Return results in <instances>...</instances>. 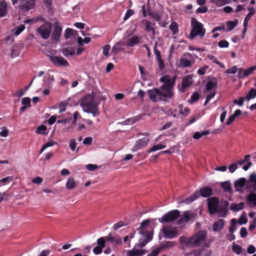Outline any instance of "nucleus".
<instances>
[{
  "instance_id": "f257e3e1",
  "label": "nucleus",
  "mask_w": 256,
  "mask_h": 256,
  "mask_svg": "<svg viewBox=\"0 0 256 256\" xmlns=\"http://www.w3.org/2000/svg\"><path fill=\"white\" fill-rule=\"evenodd\" d=\"M160 81L163 83L160 87L148 90L150 99L154 102L162 101L168 102L173 100L175 94L174 86L176 84V76L171 78L168 75H166L161 77Z\"/></svg>"
},
{
  "instance_id": "f03ea898",
  "label": "nucleus",
  "mask_w": 256,
  "mask_h": 256,
  "mask_svg": "<svg viewBox=\"0 0 256 256\" xmlns=\"http://www.w3.org/2000/svg\"><path fill=\"white\" fill-rule=\"evenodd\" d=\"M206 237V232L200 231L192 236H180L179 238V242L182 248L186 247L193 248L194 246H198L202 242L205 240Z\"/></svg>"
},
{
  "instance_id": "7ed1b4c3",
  "label": "nucleus",
  "mask_w": 256,
  "mask_h": 256,
  "mask_svg": "<svg viewBox=\"0 0 256 256\" xmlns=\"http://www.w3.org/2000/svg\"><path fill=\"white\" fill-rule=\"evenodd\" d=\"M80 104L84 112L90 113L94 116L100 114L98 104L90 94L86 95L80 100Z\"/></svg>"
},
{
  "instance_id": "20e7f679",
  "label": "nucleus",
  "mask_w": 256,
  "mask_h": 256,
  "mask_svg": "<svg viewBox=\"0 0 256 256\" xmlns=\"http://www.w3.org/2000/svg\"><path fill=\"white\" fill-rule=\"evenodd\" d=\"M190 24L192 30L190 33L189 38L192 40L198 36L201 38H202L206 34V29L204 28L203 24L194 17L191 18Z\"/></svg>"
},
{
  "instance_id": "39448f33",
  "label": "nucleus",
  "mask_w": 256,
  "mask_h": 256,
  "mask_svg": "<svg viewBox=\"0 0 256 256\" xmlns=\"http://www.w3.org/2000/svg\"><path fill=\"white\" fill-rule=\"evenodd\" d=\"M12 4L14 5L19 4V8L23 12H27L35 8L36 0H12Z\"/></svg>"
},
{
  "instance_id": "423d86ee",
  "label": "nucleus",
  "mask_w": 256,
  "mask_h": 256,
  "mask_svg": "<svg viewBox=\"0 0 256 256\" xmlns=\"http://www.w3.org/2000/svg\"><path fill=\"white\" fill-rule=\"evenodd\" d=\"M180 216V212L178 210H174L169 211L164 214L161 218H158V221L161 223L172 222L177 220Z\"/></svg>"
},
{
  "instance_id": "0eeeda50",
  "label": "nucleus",
  "mask_w": 256,
  "mask_h": 256,
  "mask_svg": "<svg viewBox=\"0 0 256 256\" xmlns=\"http://www.w3.org/2000/svg\"><path fill=\"white\" fill-rule=\"evenodd\" d=\"M36 32L43 39H48L52 32L51 24L49 22L43 24L42 26L37 28Z\"/></svg>"
},
{
  "instance_id": "6e6552de",
  "label": "nucleus",
  "mask_w": 256,
  "mask_h": 256,
  "mask_svg": "<svg viewBox=\"0 0 256 256\" xmlns=\"http://www.w3.org/2000/svg\"><path fill=\"white\" fill-rule=\"evenodd\" d=\"M207 200L209 213L211 215H214L218 212V208L219 207V198L217 197L214 196L208 198Z\"/></svg>"
},
{
  "instance_id": "1a4fd4ad",
  "label": "nucleus",
  "mask_w": 256,
  "mask_h": 256,
  "mask_svg": "<svg viewBox=\"0 0 256 256\" xmlns=\"http://www.w3.org/2000/svg\"><path fill=\"white\" fill-rule=\"evenodd\" d=\"M164 236L168 239H172L177 236L178 232L176 228L164 227Z\"/></svg>"
},
{
  "instance_id": "9d476101",
  "label": "nucleus",
  "mask_w": 256,
  "mask_h": 256,
  "mask_svg": "<svg viewBox=\"0 0 256 256\" xmlns=\"http://www.w3.org/2000/svg\"><path fill=\"white\" fill-rule=\"evenodd\" d=\"M50 60L52 64L56 66H68L69 64L68 62L62 56H50Z\"/></svg>"
},
{
  "instance_id": "9b49d317",
  "label": "nucleus",
  "mask_w": 256,
  "mask_h": 256,
  "mask_svg": "<svg viewBox=\"0 0 256 256\" xmlns=\"http://www.w3.org/2000/svg\"><path fill=\"white\" fill-rule=\"evenodd\" d=\"M150 140L148 138H143L136 142L132 150V152H135L147 146Z\"/></svg>"
},
{
  "instance_id": "f8f14e48",
  "label": "nucleus",
  "mask_w": 256,
  "mask_h": 256,
  "mask_svg": "<svg viewBox=\"0 0 256 256\" xmlns=\"http://www.w3.org/2000/svg\"><path fill=\"white\" fill-rule=\"evenodd\" d=\"M62 26L59 22H56L54 24V28L53 30L52 38L53 40L58 41L61 36L62 31Z\"/></svg>"
},
{
  "instance_id": "ddd939ff",
  "label": "nucleus",
  "mask_w": 256,
  "mask_h": 256,
  "mask_svg": "<svg viewBox=\"0 0 256 256\" xmlns=\"http://www.w3.org/2000/svg\"><path fill=\"white\" fill-rule=\"evenodd\" d=\"M194 217V214L193 213H192L189 211H185L184 212L182 216L178 220L177 224L178 225H181L187 223L192 218H193Z\"/></svg>"
},
{
  "instance_id": "4468645a",
  "label": "nucleus",
  "mask_w": 256,
  "mask_h": 256,
  "mask_svg": "<svg viewBox=\"0 0 256 256\" xmlns=\"http://www.w3.org/2000/svg\"><path fill=\"white\" fill-rule=\"evenodd\" d=\"M212 254V250H208L204 248H202L198 250H194L191 252H189L186 254H194V256H210Z\"/></svg>"
},
{
  "instance_id": "2eb2a0df",
  "label": "nucleus",
  "mask_w": 256,
  "mask_h": 256,
  "mask_svg": "<svg viewBox=\"0 0 256 256\" xmlns=\"http://www.w3.org/2000/svg\"><path fill=\"white\" fill-rule=\"evenodd\" d=\"M200 196L203 198H208L213 195L212 188L210 186H204L199 190Z\"/></svg>"
},
{
  "instance_id": "dca6fc26",
  "label": "nucleus",
  "mask_w": 256,
  "mask_h": 256,
  "mask_svg": "<svg viewBox=\"0 0 256 256\" xmlns=\"http://www.w3.org/2000/svg\"><path fill=\"white\" fill-rule=\"evenodd\" d=\"M225 221L223 219H219L213 224L212 230L214 232H220L224 227Z\"/></svg>"
},
{
  "instance_id": "f3484780",
  "label": "nucleus",
  "mask_w": 256,
  "mask_h": 256,
  "mask_svg": "<svg viewBox=\"0 0 256 256\" xmlns=\"http://www.w3.org/2000/svg\"><path fill=\"white\" fill-rule=\"evenodd\" d=\"M146 253L144 250H128L127 252V256H142Z\"/></svg>"
},
{
  "instance_id": "a211bd4d",
  "label": "nucleus",
  "mask_w": 256,
  "mask_h": 256,
  "mask_svg": "<svg viewBox=\"0 0 256 256\" xmlns=\"http://www.w3.org/2000/svg\"><path fill=\"white\" fill-rule=\"evenodd\" d=\"M140 38L138 36H134L130 38H128L126 40V44L128 46L132 47L136 44H138L140 42Z\"/></svg>"
},
{
  "instance_id": "6ab92c4d",
  "label": "nucleus",
  "mask_w": 256,
  "mask_h": 256,
  "mask_svg": "<svg viewBox=\"0 0 256 256\" xmlns=\"http://www.w3.org/2000/svg\"><path fill=\"white\" fill-rule=\"evenodd\" d=\"M246 179L244 178H241L235 182L234 186L236 190H240V188L244 186L246 184Z\"/></svg>"
},
{
  "instance_id": "aec40b11",
  "label": "nucleus",
  "mask_w": 256,
  "mask_h": 256,
  "mask_svg": "<svg viewBox=\"0 0 256 256\" xmlns=\"http://www.w3.org/2000/svg\"><path fill=\"white\" fill-rule=\"evenodd\" d=\"M7 13V3L5 0L0 1V17H3Z\"/></svg>"
},
{
  "instance_id": "412c9836",
  "label": "nucleus",
  "mask_w": 256,
  "mask_h": 256,
  "mask_svg": "<svg viewBox=\"0 0 256 256\" xmlns=\"http://www.w3.org/2000/svg\"><path fill=\"white\" fill-rule=\"evenodd\" d=\"M244 208V204L243 202H240L238 204L232 203L230 206V210H233L234 212H236L243 210Z\"/></svg>"
},
{
  "instance_id": "4be33fe9",
  "label": "nucleus",
  "mask_w": 256,
  "mask_h": 256,
  "mask_svg": "<svg viewBox=\"0 0 256 256\" xmlns=\"http://www.w3.org/2000/svg\"><path fill=\"white\" fill-rule=\"evenodd\" d=\"M256 66H253L249 68H248L244 70L242 75L240 76V78H244L252 74L253 72L256 70Z\"/></svg>"
},
{
  "instance_id": "5701e85b",
  "label": "nucleus",
  "mask_w": 256,
  "mask_h": 256,
  "mask_svg": "<svg viewBox=\"0 0 256 256\" xmlns=\"http://www.w3.org/2000/svg\"><path fill=\"white\" fill-rule=\"evenodd\" d=\"M76 181L72 177H70L66 183V188L68 190H72L76 187Z\"/></svg>"
},
{
  "instance_id": "b1692460",
  "label": "nucleus",
  "mask_w": 256,
  "mask_h": 256,
  "mask_svg": "<svg viewBox=\"0 0 256 256\" xmlns=\"http://www.w3.org/2000/svg\"><path fill=\"white\" fill-rule=\"evenodd\" d=\"M192 62L186 58H181L180 59V65L182 68L190 67Z\"/></svg>"
},
{
  "instance_id": "393cba45",
  "label": "nucleus",
  "mask_w": 256,
  "mask_h": 256,
  "mask_svg": "<svg viewBox=\"0 0 256 256\" xmlns=\"http://www.w3.org/2000/svg\"><path fill=\"white\" fill-rule=\"evenodd\" d=\"M210 134L208 130L202 131V132H196L193 135V138L195 140H198L202 136H207Z\"/></svg>"
},
{
  "instance_id": "a878e982",
  "label": "nucleus",
  "mask_w": 256,
  "mask_h": 256,
  "mask_svg": "<svg viewBox=\"0 0 256 256\" xmlns=\"http://www.w3.org/2000/svg\"><path fill=\"white\" fill-rule=\"evenodd\" d=\"M148 14L154 18L156 21H159L160 18V15L157 12H153L150 6H148L147 8Z\"/></svg>"
},
{
  "instance_id": "bb28decb",
  "label": "nucleus",
  "mask_w": 256,
  "mask_h": 256,
  "mask_svg": "<svg viewBox=\"0 0 256 256\" xmlns=\"http://www.w3.org/2000/svg\"><path fill=\"white\" fill-rule=\"evenodd\" d=\"M150 222V220H143L140 224V234H144V233L147 231L146 228Z\"/></svg>"
},
{
  "instance_id": "cd10ccee",
  "label": "nucleus",
  "mask_w": 256,
  "mask_h": 256,
  "mask_svg": "<svg viewBox=\"0 0 256 256\" xmlns=\"http://www.w3.org/2000/svg\"><path fill=\"white\" fill-rule=\"evenodd\" d=\"M166 147V145L162 143L158 144L154 146L150 150H148V153L156 152V150L164 148Z\"/></svg>"
},
{
  "instance_id": "c85d7f7f",
  "label": "nucleus",
  "mask_w": 256,
  "mask_h": 256,
  "mask_svg": "<svg viewBox=\"0 0 256 256\" xmlns=\"http://www.w3.org/2000/svg\"><path fill=\"white\" fill-rule=\"evenodd\" d=\"M256 90L254 88L250 89L247 95L246 96V100H250L256 97Z\"/></svg>"
},
{
  "instance_id": "c756f323",
  "label": "nucleus",
  "mask_w": 256,
  "mask_h": 256,
  "mask_svg": "<svg viewBox=\"0 0 256 256\" xmlns=\"http://www.w3.org/2000/svg\"><path fill=\"white\" fill-rule=\"evenodd\" d=\"M238 24V20L236 19L234 21H228L226 24V27L228 31L232 30Z\"/></svg>"
},
{
  "instance_id": "7c9ffc66",
  "label": "nucleus",
  "mask_w": 256,
  "mask_h": 256,
  "mask_svg": "<svg viewBox=\"0 0 256 256\" xmlns=\"http://www.w3.org/2000/svg\"><path fill=\"white\" fill-rule=\"evenodd\" d=\"M62 53L64 56L68 57L73 56L75 52L72 48H66L62 50Z\"/></svg>"
},
{
  "instance_id": "2f4dec72",
  "label": "nucleus",
  "mask_w": 256,
  "mask_h": 256,
  "mask_svg": "<svg viewBox=\"0 0 256 256\" xmlns=\"http://www.w3.org/2000/svg\"><path fill=\"white\" fill-rule=\"evenodd\" d=\"M146 22V30L148 32H152L153 34L154 35L155 34V28L152 26V25L155 24V23L152 24L150 21L146 20H144Z\"/></svg>"
},
{
  "instance_id": "473e14b6",
  "label": "nucleus",
  "mask_w": 256,
  "mask_h": 256,
  "mask_svg": "<svg viewBox=\"0 0 256 256\" xmlns=\"http://www.w3.org/2000/svg\"><path fill=\"white\" fill-rule=\"evenodd\" d=\"M217 84L218 82L216 80L214 81H208L206 84V90L210 91L213 88H216Z\"/></svg>"
},
{
  "instance_id": "72a5a7b5",
  "label": "nucleus",
  "mask_w": 256,
  "mask_h": 256,
  "mask_svg": "<svg viewBox=\"0 0 256 256\" xmlns=\"http://www.w3.org/2000/svg\"><path fill=\"white\" fill-rule=\"evenodd\" d=\"M237 220L236 218H232L230 220V226L228 228V231L230 233H234L236 229Z\"/></svg>"
},
{
  "instance_id": "f704fd0d",
  "label": "nucleus",
  "mask_w": 256,
  "mask_h": 256,
  "mask_svg": "<svg viewBox=\"0 0 256 256\" xmlns=\"http://www.w3.org/2000/svg\"><path fill=\"white\" fill-rule=\"evenodd\" d=\"M216 213L218 217L226 218L228 215V210L222 208L218 207Z\"/></svg>"
},
{
  "instance_id": "c9c22d12",
  "label": "nucleus",
  "mask_w": 256,
  "mask_h": 256,
  "mask_svg": "<svg viewBox=\"0 0 256 256\" xmlns=\"http://www.w3.org/2000/svg\"><path fill=\"white\" fill-rule=\"evenodd\" d=\"M207 57L210 60H212V62L218 64L220 68H225L224 65L222 63L218 61L214 56L208 54L207 56Z\"/></svg>"
},
{
  "instance_id": "e433bc0d",
  "label": "nucleus",
  "mask_w": 256,
  "mask_h": 256,
  "mask_svg": "<svg viewBox=\"0 0 256 256\" xmlns=\"http://www.w3.org/2000/svg\"><path fill=\"white\" fill-rule=\"evenodd\" d=\"M246 199L248 202H252L254 206H256V193H250L247 196Z\"/></svg>"
},
{
  "instance_id": "4c0bfd02",
  "label": "nucleus",
  "mask_w": 256,
  "mask_h": 256,
  "mask_svg": "<svg viewBox=\"0 0 256 256\" xmlns=\"http://www.w3.org/2000/svg\"><path fill=\"white\" fill-rule=\"evenodd\" d=\"M173 34H177L178 32V25L176 22H172L169 26Z\"/></svg>"
},
{
  "instance_id": "58836bf2",
  "label": "nucleus",
  "mask_w": 256,
  "mask_h": 256,
  "mask_svg": "<svg viewBox=\"0 0 256 256\" xmlns=\"http://www.w3.org/2000/svg\"><path fill=\"white\" fill-rule=\"evenodd\" d=\"M221 186L226 192H230L232 190L231 184L229 181L222 182Z\"/></svg>"
},
{
  "instance_id": "ea45409f",
  "label": "nucleus",
  "mask_w": 256,
  "mask_h": 256,
  "mask_svg": "<svg viewBox=\"0 0 256 256\" xmlns=\"http://www.w3.org/2000/svg\"><path fill=\"white\" fill-rule=\"evenodd\" d=\"M47 128L44 125H41L38 126L36 130V132L38 134H40L44 135H46Z\"/></svg>"
},
{
  "instance_id": "a19ab883",
  "label": "nucleus",
  "mask_w": 256,
  "mask_h": 256,
  "mask_svg": "<svg viewBox=\"0 0 256 256\" xmlns=\"http://www.w3.org/2000/svg\"><path fill=\"white\" fill-rule=\"evenodd\" d=\"M248 10L249 11V12L245 17L244 19L246 20H250L251 17L255 14L256 10L253 7H248Z\"/></svg>"
},
{
  "instance_id": "79ce46f5",
  "label": "nucleus",
  "mask_w": 256,
  "mask_h": 256,
  "mask_svg": "<svg viewBox=\"0 0 256 256\" xmlns=\"http://www.w3.org/2000/svg\"><path fill=\"white\" fill-rule=\"evenodd\" d=\"M56 144V142L53 140L48 141L43 145L41 148L40 154L42 153L48 147L52 146Z\"/></svg>"
},
{
  "instance_id": "37998d69",
  "label": "nucleus",
  "mask_w": 256,
  "mask_h": 256,
  "mask_svg": "<svg viewBox=\"0 0 256 256\" xmlns=\"http://www.w3.org/2000/svg\"><path fill=\"white\" fill-rule=\"evenodd\" d=\"M232 250L237 254H240L242 252V248L240 246L235 244L234 242L233 243Z\"/></svg>"
},
{
  "instance_id": "c03bdc74",
  "label": "nucleus",
  "mask_w": 256,
  "mask_h": 256,
  "mask_svg": "<svg viewBox=\"0 0 256 256\" xmlns=\"http://www.w3.org/2000/svg\"><path fill=\"white\" fill-rule=\"evenodd\" d=\"M122 50V48H121L120 44H116L112 48V52L114 54H116L118 52H120Z\"/></svg>"
},
{
  "instance_id": "a18cd8bd",
  "label": "nucleus",
  "mask_w": 256,
  "mask_h": 256,
  "mask_svg": "<svg viewBox=\"0 0 256 256\" xmlns=\"http://www.w3.org/2000/svg\"><path fill=\"white\" fill-rule=\"evenodd\" d=\"M68 104V102L66 101L61 102L59 105V112L62 113L64 112Z\"/></svg>"
},
{
  "instance_id": "49530a36",
  "label": "nucleus",
  "mask_w": 256,
  "mask_h": 256,
  "mask_svg": "<svg viewBox=\"0 0 256 256\" xmlns=\"http://www.w3.org/2000/svg\"><path fill=\"white\" fill-rule=\"evenodd\" d=\"M105 244H106V240H105L104 238L101 237L97 240L98 246H100L104 248L105 247Z\"/></svg>"
},
{
  "instance_id": "de8ad7c7",
  "label": "nucleus",
  "mask_w": 256,
  "mask_h": 256,
  "mask_svg": "<svg viewBox=\"0 0 256 256\" xmlns=\"http://www.w3.org/2000/svg\"><path fill=\"white\" fill-rule=\"evenodd\" d=\"M25 28V26L24 24H20L18 27L16 28V30L14 32L16 36L20 34Z\"/></svg>"
},
{
  "instance_id": "09e8293b",
  "label": "nucleus",
  "mask_w": 256,
  "mask_h": 256,
  "mask_svg": "<svg viewBox=\"0 0 256 256\" xmlns=\"http://www.w3.org/2000/svg\"><path fill=\"white\" fill-rule=\"evenodd\" d=\"M46 88L43 90L42 93L44 95H48L50 93V89L52 88V82H48L46 83Z\"/></svg>"
},
{
  "instance_id": "8fccbe9b",
  "label": "nucleus",
  "mask_w": 256,
  "mask_h": 256,
  "mask_svg": "<svg viewBox=\"0 0 256 256\" xmlns=\"http://www.w3.org/2000/svg\"><path fill=\"white\" fill-rule=\"evenodd\" d=\"M218 46L220 48H227L229 46V42L226 40H222L218 42Z\"/></svg>"
},
{
  "instance_id": "3c124183",
  "label": "nucleus",
  "mask_w": 256,
  "mask_h": 256,
  "mask_svg": "<svg viewBox=\"0 0 256 256\" xmlns=\"http://www.w3.org/2000/svg\"><path fill=\"white\" fill-rule=\"evenodd\" d=\"M80 118L81 116L80 115V113L78 111L75 112L73 114V120L72 122V124L73 125L76 126L77 119Z\"/></svg>"
},
{
  "instance_id": "603ef678",
  "label": "nucleus",
  "mask_w": 256,
  "mask_h": 256,
  "mask_svg": "<svg viewBox=\"0 0 256 256\" xmlns=\"http://www.w3.org/2000/svg\"><path fill=\"white\" fill-rule=\"evenodd\" d=\"M246 100V96L240 97L238 100L235 99L233 101V103L235 104H238L239 106H242L244 104V100Z\"/></svg>"
},
{
  "instance_id": "864d4df0",
  "label": "nucleus",
  "mask_w": 256,
  "mask_h": 256,
  "mask_svg": "<svg viewBox=\"0 0 256 256\" xmlns=\"http://www.w3.org/2000/svg\"><path fill=\"white\" fill-rule=\"evenodd\" d=\"M238 70V68L236 66H233L232 68L227 69L225 71V73L228 74H235Z\"/></svg>"
},
{
  "instance_id": "5fc2aeb1",
  "label": "nucleus",
  "mask_w": 256,
  "mask_h": 256,
  "mask_svg": "<svg viewBox=\"0 0 256 256\" xmlns=\"http://www.w3.org/2000/svg\"><path fill=\"white\" fill-rule=\"evenodd\" d=\"M191 84V82L188 78H184L182 81V87L186 88Z\"/></svg>"
},
{
  "instance_id": "6e6d98bb",
  "label": "nucleus",
  "mask_w": 256,
  "mask_h": 256,
  "mask_svg": "<svg viewBox=\"0 0 256 256\" xmlns=\"http://www.w3.org/2000/svg\"><path fill=\"white\" fill-rule=\"evenodd\" d=\"M174 246L175 242H174L167 241L162 246V247L166 248H172Z\"/></svg>"
},
{
  "instance_id": "4d7b16f0",
  "label": "nucleus",
  "mask_w": 256,
  "mask_h": 256,
  "mask_svg": "<svg viewBox=\"0 0 256 256\" xmlns=\"http://www.w3.org/2000/svg\"><path fill=\"white\" fill-rule=\"evenodd\" d=\"M22 103L24 106L30 107V99L29 98L25 97L22 100Z\"/></svg>"
},
{
  "instance_id": "13d9d810",
  "label": "nucleus",
  "mask_w": 256,
  "mask_h": 256,
  "mask_svg": "<svg viewBox=\"0 0 256 256\" xmlns=\"http://www.w3.org/2000/svg\"><path fill=\"white\" fill-rule=\"evenodd\" d=\"M208 68V66H204L197 70L198 74L200 76H203L206 74V70Z\"/></svg>"
},
{
  "instance_id": "bf43d9fd",
  "label": "nucleus",
  "mask_w": 256,
  "mask_h": 256,
  "mask_svg": "<svg viewBox=\"0 0 256 256\" xmlns=\"http://www.w3.org/2000/svg\"><path fill=\"white\" fill-rule=\"evenodd\" d=\"M208 10V8L206 6H202V7H199L197 8V10H196V14H199V13H205L206 12H207Z\"/></svg>"
},
{
  "instance_id": "052dcab7",
  "label": "nucleus",
  "mask_w": 256,
  "mask_h": 256,
  "mask_svg": "<svg viewBox=\"0 0 256 256\" xmlns=\"http://www.w3.org/2000/svg\"><path fill=\"white\" fill-rule=\"evenodd\" d=\"M110 48V46L109 44H106L103 47V54L106 56H108V52Z\"/></svg>"
},
{
  "instance_id": "680f3d73",
  "label": "nucleus",
  "mask_w": 256,
  "mask_h": 256,
  "mask_svg": "<svg viewBox=\"0 0 256 256\" xmlns=\"http://www.w3.org/2000/svg\"><path fill=\"white\" fill-rule=\"evenodd\" d=\"M2 131L0 132V136L2 137H6L8 135V131L6 126L2 127Z\"/></svg>"
},
{
  "instance_id": "e2e57ef3",
  "label": "nucleus",
  "mask_w": 256,
  "mask_h": 256,
  "mask_svg": "<svg viewBox=\"0 0 256 256\" xmlns=\"http://www.w3.org/2000/svg\"><path fill=\"white\" fill-rule=\"evenodd\" d=\"M73 34L72 30L70 28H67L65 30L64 37L66 38H70Z\"/></svg>"
},
{
  "instance_id": "0e129e2a",
  "label": "nucleus",
  "mask_w": 256,
  "mask_h": 256,
  "mask_svg": "<svg viewBox=\"0 0 256 256\" xmlns=\"http://www.w3.org/2000/svg\"><path fill=\"white\" fill-rule=\"evenodd\" d=\"M143 234L144 236V238L148 240V242H150L152 238V234L150 232L146 231Z\"/></svg>"
},
{
  "instance_id": "69168bd1",
  "label": "nucleus",
  "mask_w": 256,
  "mask_h": 256,
  "mask_svg": "<svg viewBox=\"0 0 256 256\" xmlns=\"http://www.w3.org/2000/svg\"><path fill=\"white\" fill-rule=\"evenodd\" d=\"M14 180L13 176H8L7 177H6L4 178H2L0 180V183H4L5 184H6L8 182H12Z\"/></svg>"
},
{
  "instance_id": "338daca9",
  "label": "nucleus",
  "mask_w": 256,
  "mask_h": 256,
  "mask_svg": "<svg viewBox=\"0 0 256 256\" xmlns=\"http://www.w3.org/2000/svg\"><path fill=\"white\" fill-rule=\"evenodd\" d=\"M70 148V150L72 151H74L76 148V140L72 138L71 139L69 144Z\"/></svg>"
},
{
  "instance_id": "774afa93",
  "label": "nucleus",
  "mask_w": 256,
  "mask_h": 256,
  "mask_svg": "<svg viewBox=\"0 0 256 256\" xmlns=\"http://www.w3.org/2000/svg\"><path fill=\"white\" fill-rule=\"evenodd\" d=\"M160 248H156L152 250L148 256H157L160 252Z\"/></svg>"
}]
</instances>
